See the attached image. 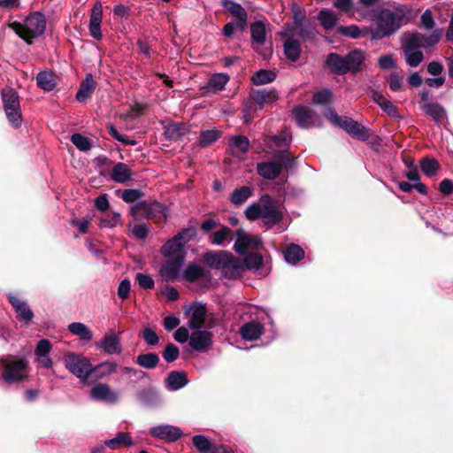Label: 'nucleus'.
Segmentation results:
<instances>
[{"mask_svg":"<svg viewBox=\"0 0 453 453\" xmlns=\"http://www.w3.org/2000/svg\"><path fill=\"white\" fill-rule=\"evenodd\" d=\"M264 326L261 323L250 321L243 324L240 328L242 337L246 341H256L262 334Z\"/></svg>","mask_w":453,"mask_h":453,"instance_id":"cd10ccee","label":"nucleus"},{"mask_svg":"<svg viewBox=\"0 0 453 453\" xmlns=\"http://www.w3.org/2000/svg\"><path fill=\"white\" fill-rule=\"evenodd\" d=\"M132 446L134 444L132 437L128 433H118L112 439L104 441V445L111 449H117L120 445Z\"/></svg>","mask_w":453,"mask_h":453,"instance_id":"c9c22d12","label":"nucleus"},{"mask_svg":"<svg viewBox=\"0 0 453 453\" xmlns=\"http://www.w3.org/2000/svg\"><path fill=\"white\" fill-rule=\"evenodd\" d=\"M250 220L261 219L267 228L278 224L283 217L280 207L268 195L262 196L257 202L248 206L244 211Z\"/></svg>","mask_w":453,"mask_h":453,"instance_id":"f03ea898","label":"nucleus"},{"mask_svg":"<svg viewBox=\"0 0 453 453\" xmlns=\"http://www.w3.org/2000/svg\"><path fill=\"white\" fill-rule=\"evenodd\" d=\"M159 362V357L157 354L148 353L139 355L136 358V364L146 369L155 368Z\"/></svg>","mask_w":453,"mask_h":453,"instance_id":"09e8293b","label":"nucleus"},{"mask_svg":"<svg viewBox=\"0 0 453 453\" xmlns=\"http://www.w3.org/2000/svg\"><path fill=\"white\" fill-rule=\"evenodd\" d=\"M188 132V128L183 123H171L165 127V134L171 140H177Z\"/></svg>","mask_w":453,"mask_h":453,"instance_id":"c03bdc74","label":"nucleus"},{"mask_svg":"<svg viewBox=\"0 0 453 453\" xmlns=\"http://www.w3.org/2000/svg\"><path fill=\"white\" fill-rule=\"evenodd\" d=\"M11 27L20 38L30 44L34 39L40 37L45 32L46 19L42 13L35 12L27 16L23 22L12 23Z\"/></svg>","mask_w":453,"mask_h":453,"instance_id":"7ed1b4c3","label":"nucleus"},{"mask_svg":"<svg viewBox=\"0 0 453 453\" xmlns=\"http://www.w3.org/2000/svg\"><path fill=\"white\" fill-rule=\"evenodd\" d=\"M4 110L9 123L15 128L22 124V115L18 93L11 88H5L2 91Z\"/></svg>","mask_w":453,"mask_h":453,"instance_id":"0eeeda50","label":"nucleus"},{"mask_svg":"<svg viewBox=\"0 0 453 453\" xmlns=\"http://www.w3.org/2000/svg\"><path fill=\"white\" fill-rule=\"evenodd\" d=\"M90 395L93 399L114 403L118 400L117 394L107 384H97L92 388Z\"/></svg>","mask_w":453,"mask_h":453,"instance_id":"b1692460","label":"nucleus"},{"mask_svg":"<svg viewBox=\"0 0 453 453\" xmlns=\"http://www.w3.org/2000/svg\"><path fill=\"white\" fill-rule=\"evenodd\" d=\"M232 239V230L227 226H223L212 234L211 243L217 246H223L225 243H229Z\"/></svg>","mask_w":453,"mask_h":453,"instance_id":"37998d69","label":"nucleus"},{"mask_svg":"<svg viewBox=\"0 0 453 453\" xmlns=\"http://www.w3.org/2000/svg\"><path fill=\"white\" fill-rule=\"evenodd\" d=\"M203 274V269L198 265H189L184 271V276L189 281L198 280Z\"/></svg>","mask_w":453,"mask_h":453,"instance_id":"4d7b16f0","label":"nucleus"},{"mask_svg":"<svg viewBox=\"0 0 453 453\" xmlns=\"http://www.w3.org/2000/svg\"><path fill=\"white\" fill-rule=\"evenodd\" d=\"M222 4L226 11L236 18V26L241 30H243L246 27L248 19V14L245 9L241 4L231 0H223Z\"/></svg>","mask_w":453,"mask_h":453,"instance_id":"6ab92c4d","label":"nucleus"},{"mask_svg":"<svg viewBox=\"0 0 453 453\" xmlns=\"http://www.w3.org/2000/svg\"><path fill=\"white\" fill-rule=\"evenodd\" d=\"M411 40L415 41L420 48L433 47L437 44L441 39V32L438 29L434 30L430 35H424L418 32L407 35Z\"/></svg>","mask_w":453,"mask_h":453,"instance_id":"4be33fe9","label":"nucleus"},{"mask_svg":"<svg viewBox=\"0 0 453 453\" xmlns=\"http://www.w3.org/2000/svg\"><path fill=\"white\" fill-rule=\"evenodd\" d=\"M365 57L362 51L355 50L350 51L345 56L346 65L349 67V72H356L360 69Z\"/></svg>","mask_w":453,"mask_h":453,"instance_id":"ea45409f","label":"nucleus"},{"mask_svg":"<svg viewBox=\"0 0 453 453\" xmlns=\"http://www.w3.org/2000/svg\"><path fill=\"white\" fill-rule=\"evenodd\" d=\"M186 313L190 316L188 326L190 329H200L205 321L206 307L203 303H194L190 305Z\"/></svg>","mask_w":453,"mask_h":453,"instance_id":"dca6fc26","label":"nucleus"},{"mask_svg":"<svg viewBox=\"0 0 453 453\" xmlns=\"http://www.w3.org/2000/svg\"><path fill=\"white\" fill-rule=\"evenodd\" d=\"M2 379L8 384L20 383L28 378V362L16 356L0 357Z\"/></svg>","mask_w":453,"mask_h":453,"instance_id":"20e7f679","label":"nucleus"},{"mask_svg":"<svg viewBox=\"0 0 453 453\" xmlns=\"http://www.w3.org/2000/svg\"><path fill=\"white\" fill-rule=\"evenodd\" d=\"M421 171L427 177H434L440 169L439 162L434 158H424L420 162Z\"/></svg>","mask_w":453,"mask_h":453,"instance_id":"8fccbe9b","label":"nucleus"},{"mask_svg":"<svg viewBox=\"0 0 453 453\" xmlns=\"http://www.w3.org/2000/svg\"><path fill=\"white\" fill-rule=\"evenodd\" d=\"M196 231L194 227L184 228L175 236L168 240L161 248L162 255L166 258L184 259V246L196 236Z\"/></svg>","mask_w":453,"mask_h":453,"instance_id":"39448f33","label":"nucleus"},{"mask_svg":"<svg viewBox=\"0 0 453 453\" xmlns=\"http://www.w3.org/2000/svg\"><path fill=\"white\" fill-rule=\"evenodd\" d=\"M230 145L236 148L241 152L245 153L250 148V142L247 137L242 135L233 136L230 139Z\"/></svg>","mask_w":453,"mask_h":453,"instance_id":"13d9d810","label":"nucleus"},{"mask_svg":"<svg viewBox=\"0 0 453 453\" xmlns=\"http://www.w3.org/2000/svg\"><path fill=\"white\" fill-rule=\"evenodd\" d=\"M51 350V344L49 340L42 339L39 341L37 343V346L35 350V356H45L50 355V352Z\"/></svg>","mask_w":453,"mask_h":453,"instance_id":"69168bd1","label":"nucleus"},{"mask_svg":"<svg viewBox=\"0 0 453 453\" xmlns=\"http://www.w3.org/2000/svg\"><path fill=\"white\" fill-rule=\"evenodd\" d=\"M406 13L407 8L403 5L375 11L370 28L372 39L380 40L395 34L405 23Z\"/></svg>","mask_w":453,"mask_h":453,"instance_id":"f257e3e1","label":"nucleus"},{"mask_svg":"<svg viewBox=\"0 0 453 453\" xmlns=\"http://www.w3.org/2000/svg\"><path fill=\"white\" fill-rule=\"evenodd\" d=\"M275 79L276 74L273 71L264 69L256 72L252 76V81L257 86L270 83Z\"/></svg>","mask_w":453,"mask_h":453,"instance_id":"de8ad7c7","label":"nucleus"},{"mask_svg":"<svg viewBox=\"0 0 453 453\" xmlns=\"http://www.w3.org/2000/svg\"><path fill=\"white\" fill-rule=\"evenodd\" d=\"M293 115L300 127L309 128L314 126V114L307 108L296 106L293 111Z\"/></svg>","mask_w":453,"mask_h":453,"instance_id":"c85d7f7f","label":"nucleus"},{"mask_svg":"<svg viewBox=\"0 0 453 453\" xmlns=\"http://www.w3.org/2000/svg\"><path fill=\"white\" fill-rule=\"evenodd\" d=\"M303 256L304 251L300 246L296 244L289 245L284 251V257L286 261L293 265L300 261L303 257Z\"/></svg>","mask_w":453,"mask_h":453,"instance_id":"49530a36","label":"nucleus"},{"mask_svg":"<svg viewBox=\"0 0 453 453\" xmlns=\"http://www.w3.org/2000/svg\"><path fill=\"white\" fill-rule=\"evenodd\" d=\"M326 65L331 73L337 75H342L349 72V67L346 65L345 57H342L336 53L328 54L326 60Z\"/></svg>","mask_w":453,"mask_h":453,"instance_id":"393cba45","label":"nucleus"},{"mask_svg":"<svg viewBox=\"0 0 453 453\" xmlns=\"http://www.w3.org/2000/svg\"><path fill=\"white\" fill-rule=\"evenodd\" d=\"M136 280L139 286L144 289H151L154 287V280L149 275L137 273Z\"/></svg>","mask_w":453,"mask_h":453,"instance_id":"338daca9","label":"nucleus"},{"mask_svg":"<svg viewBox=\"0 0 453 453\" xmlns=\"http://www.w3.org/2000/svg\"><path fill=\"white\" fill-rule=\"evenodd\" d=\"M193 443L200 453H211L215 446H212L208 438L203 435H195Z\"/></svg>","mask_w":453,"mask_h":453,"instance_id":"864d4df0","label":"nucleus"},{"mask_svg":"<svg viewBox=\"0 0 453 453\" xmlns=\"http://www.w3.org/2000/svg\"><path fill=\"white\" fill-rule=\"evenodd\" d=\"M111 178L112 180L124 183L131 179V172L127 165L118 163L111 171Z\"/></svg>","mask_w":453,"mask_h":453,"instance_id":"72a5a7b5","label":"nucleus"},{"mask_svg":"<svg viewBox=\"0 0 453 453\" xmlns=\"http://www.w3.org/2000/svg\"><path fill=\"white\" fill-rule=\"evenodd\" d=\"M263 264V257L258 253L250 252L244 257V266L249 270L257 271Z\"/></svg>","mask_w":453,"mask_h":453,"instance_id":"603ef678","label":"nucleus"},{"mask_svg":"<svg viewBox=\"0 0 453 453\" xmlns=\"http://www.w3.org/2000/svg\"><path fill=\"white\" fill-rule=\"evenodd\" d=\"M117 364L112 361H104L93 367L92 373L94 372L97 379H103L110 376L117 371Z\"/></svg>","mask_w":453,"mask_h":453,"instance_id":"79ce46f5","label":"nucleus"},{"mask_svg":"<svg viewBox=\"0 0 453 453\" xmlns=\"http://www.w3.org/2000/svg\"><path fill=\"white\" fill-rule=\"evenodd\" d=\"M8 299L14 308L17 313V318L19 321L28 323L30 320H32L34 318V313L26 302L19 300L13 295H9Z\"/></svg>","mask_w":453,"mask_h":453,"instance_id":"412c9836","label":"nucleus"},{"mask_svg":"<svg viewBox=\"0 0 453 453\" xmlns=\"http://www.w3.org/2000/svg\"><path fill=\"white\" fill-rule=\"evenodd\" d=\"M64 363L65 368L82 382H86L92 374L93 366L84 356L69 352L65 356Z\"/></svg>","mask_w":453,"mask_h":453,"instance_id":"6e6552de","label":"nucleus"},{"mask_svg":"<svg viewBox=\"0 0 453 453\" xmlns=\"http://www.w3.org/2000/svg\"><path fill=\"white\" fill-rule=\"evenodd\" d=\"M333 93L331 90L324 88L313 95L312 103L319 105H326L331 103Z\"/></svg>","mask_w":453,"mask_h":453,"instance_id":"6e6d98bb","label":"nucleus"},{"mask_svg":"<svg viewBox=\"0 0 453 453\" xmlns=\"http://www.w3.org/2000/svg\"><path fill=\"white\" fill-rule=\"evenodd\" d=\"M228 259H226L222 272L226 278L235 279L242 275L244 270L243 263L228 252Z\"/></svg>","mask_w":453,"mask_h":453,"instance_id":"aec40b11","label":"nucleus"},{"mask_svg":"<svg viewBox=\"0 0 453 453\" xmlns=\"http://www.w3.org/2000/svg\"><path fill=\"white\" fill-rule=\"evenodd\" d=\"M219 137V132L216 129H208L202 131L200 134L199 144L206 147L216 142Z\"/></svg>","mask_w":453,"mask_h":453,"instance_id":"5fc2aeb1","label":"nucleus"},{"mask_svg":"<svg viewBox=\"0 0 453 453\" xmlns=\"http://www.w3.org/2000/svg\"><path fill=\"white\" fill-rule=\"evenodd\" d=\"M150 434L157 439L167 441H175L182 435V432L179 427L166 424L151 427Z\"/></svg>","mask_w":453,"mask_h":453,"instance_id":"2eb2a0df","label":"nucleus"},{"mask_svg":"<svg viewBox=\"0 0 453 453\" xmlns=\"http://www.w3.org/2000/svg\"><path fill=\"white\" fill-rule=\"evenodd\" d=\"M165 383L167 388L171 390H178L187 385L188 380L183 372H172L168 375Z\"/></svg>","mask_w":453,"mask_h":453,"instance_id":"58836bf2","label":"nucleus"},{"mask_svg":"<svg viewBox=\"0 0 453 453\" xmlns=\"http://www.w3.org/2000/svg\"><path fill=\"white\" fill-rule=\"evenodd\" d=\"M103 17V6L101 3H96L92 8L89 19V32L96 40H101L103 37L101 32V22Z\"/></svg>","mask_w":453,"mask_h":453,"instance_id":"a211bd4d","label":"nucleus"},{"mask_svg":"<svg viewBox=\"0 0 453 453\" xmlns=\"http://www.w3.org/2000/svg\"><path fill=\"white\" fill-rule=\"evenodd\" d=\"M68 330L81 341L89 342L93 339V334L89 328L83 323L73 322L68 326Z\"/></svg>","mask_w":453,"mask_h":453,"instance_id":"e433bc0d","label":"nucleus"},{"mask_svg":"<svg viewBox=\"0 0 453 453\" xmlns=\"http://www.w3.org/2000/svg\"><path fill=\"white\" fill-rule=\"evenodd\" d=\"M121 332L116 333L112 330L107 332L97 342V347L107 355H119L122 352L120 340Z\"/></svg>","mask_w":453,"mask_h":453,"instance_id":"9b49d317","label":"nucleus"},{"mask_svg":"<svg viewBox=\"0 0 453 453\" xmlns=\"http://www.w3.org/2000/svg\"><path fill=\"white\" fill-rule=\"evenodd\" d=\"M338 32L347 37L357 39L362 36L360 28L356 25L351 26H341L338 27Z\"/></svg>","mask_w":453,"mask_h":453,"instance_id":"bf43d9fd","label":"nucleus"},{"mask_svg":"<svg viewBox=\"0 0 453 453\" xmlns=\"http://www.w3.org/2000/svg\"><path fill=\"white\" fill-rule=\"evenodd\" d=\"M424 114L432 119L436 124H445L448 119L446 109L436 102H426L420 104Z\"/></svg>","mask_w":453,"mask_h":453,"instance_id":"4468645a","label":"nucleus"},{"mask_svg":"<svg viewBox=\"0 0 453 453\" xmlns=\"http://www.w3.org/2000/svg\"><path fill=\"white\" fill-rule=\"evenodd\" d=\"M251 37L254 42L263 45L266 40L265 24L263 21H256L250 26Z\"/></svg>","mask_w":453,"mask_h":453,"instance_id":"a19ab883","label":"nucleus"},{"mask_svg":"<svg viewBox=\"0 0 453 453\" xmlns=\"http://www.w3.org/2000/svg\"><path fill=\"white\" fill-rule=\"evenodd\" d=\"M121 223V216L118 212H104L100 218L102 227H116Z\"/></svg>","mask_w":453,"mask_h":453,"instance_id":"3c124183","label":"nucleus"},{"mask_svg":"<svg viewBox=\"0 0 453 453\" xmlns=\"http://www.w3.org/2000/svg\"><path fill=\"white\" fill-rule=\"evenodd\" d=\"M142 337L148 345L155 346L159 343V337L155 330L146 327L142 331Z\"/></svg>","mask_w":453,"mask_h":453,"instance_id":"e2e57ef3","label":"nucleus"},{"mask_svg":"<svg viewBox=\"0 0 453 453\" xmlns=\"http://www.w3.org/2000/svg\"><path fill=\"white\" fill-rule=\"evenodd\" d=\"M325 116L335 126L344 129L349 135L360 141H366L369 138L367 129L357 121L348 117H340L333 109H327Z\"/></svg>","mask_w":453,"mask_h":453,"instance_id":"423d86ee","label":"nucleus"},{"mask_svg":"<svg viewBox=\"0 0 453 453\" xmlns=\"http://www.w3.org/2000/svg\"><path fill=\"white\" fill-rule=\"evenodd\" d=\"M228 252H208L203 255V262L211 268L223 269L226 259H228Z\"/></svg>","mask_w":453,"mask_h":453,"instance_id":"2f4dec72","label":"nucleus"},{"mask_svg":"<svg viewBox=\"0 0 453 453\" xmlns=\"http://www.w3.org/2000/svg\"><path fill=\"white\" fill-rule=\"evenodd\" d=\"M189 337V346L192 349L203 351L207 349L212 342L211 334L208 331L195 329Z\"/></svg>","mask_w":453,"mask_h":453,"instance_id":"f3484780","label":"nucleus"},{"mask_svg":"<svg viewBox=\"0 0 453 453\" xmlns=\"http://www.w3.org/2000/svg\"><path fill=\"white\" fill-rule=\"evenodd\" d=\"M95 88H96V83H95L92 74H90V73L87 74L86 78L81 84L80 89L78 90V92L76 94V99L79 102L86 101L88 97H90Z\"/></svg>","mask_w":453,"mask_h":453,"instance_id":"473e14b6","label":"nucleus"},{"mask_svg":"<svg viewBox=\"0 0 453 453\" xmlns=\"http://www.w3.org/2000/svg\"><path fill=\"white\" fill-rule=\"evenodd\" d=\"M250 99L262 107L265 104H271L278 99L277 92L273 89H253L250 93Z\"/></svg>","mask_w":453,"mask_h":453,"instance_id":"bb28decb","label":"nucleus"},{"mask_svg":"<svg viewBox=\"0 0 453 453\" xmlns=\"http://www.w3.org/2000/svg\"><path fill=\"white\" fill-rule=\"evenodd\" d=\"M184 259L168 258V260L161 266L160 274L166 281L173 280L182 267Z\"/></svg>","mask_w":453,"mask_h":453,"instance_id":"5701e85b","label":"nucleus"},{"mask_svg":"<svg viewBox=\"0 0 453 453\" xmlns=\"http://www.w3.org/2000/svg\"><path fill=\"white\" fill-rule=\"evenodd\" d=\"M420 49L415 41L411 40L408 35L405 36L403 50L404 59L411 67H416L423 61L424 55Z\"/></svg>","mask_w":453,"mask_h":453,"instance_id":"ddd939ff","label":"nucleus"},{"mask_svg":"<svg viewBox=\"0 0 453 453\" xmlns=\"http://www.w3.org/2000/svg\"><path fill=\"white\" fill-rule=\"evenodd\" d=\"M285 39L284 42V53L288 59L295 62L296 61L301 54V44L300 42L295 39V35L281 36Z\"/></svg>","mask_w":453,"mask_h":453,"instance_id":"c756f323","label":"nucleus"},{"mask_svg":"<svg viewBox=\"0 0 453 453\" xmlns=\"http://www.w3.org/2000/svg\"><path fill=\"white\" fill-rule=\"evenodd\" d=\"M281 170V164L274 161L263 162L257 165V173L267 180L276 179L280 174Z\"/></svg>","mask_w":453,"mask_h":453,"instance_id":"a878e982","label":"nucleus"},{"mask_svg":"<svg viewBox=\"0 0 453 453\" xmlns=\"http://www.w3.org/2000/svg\"><path fill=\"white\" fill-rule=\"evenodd\" d=\"M261 242L259 237L249 235L243 229L240 228L236 231L234 250L236 253L244 255L248 250L257 249Z\"/></svg>","mask_w":453,"mask_h":453,"instance_id":"f8f14e48","label":"nucleus"},{"mask_svg":"<svg viewBox=\"0 0 453 453\" xmlns=\"http://www.w3.org/2000/svg\"><path fill=\"white\" fill-rule=\"evenodd\" d=\"M37 85L45 91H51L55 86V79L52 73L48 71L40 72L36 76Z\"/></svg>","mask_w":453,"mask_h":453,"instance_id":"a18cd8bd","label":"nucleus"},{"mask_svg":"<svg viewBox=\"0 0 453 453\" xmlns=\"http://www.w3.org/2000/svg\"><path fill=\"white\" fill-rule=\"evenodd\" d=\"M71 141L81 151H87L90 149L88 139L80 134H73Z\"/></svg>","mask_w":453,"mask_h":453,"instance_id":"052dcab7","label":"nucleus"},{"mask_svg":"<svg viewBox=\"0 0 453 453\" xmlns=\"http://www.w3.org/2000/svg\"><path fill=\"white\" fill-rule=\"evenodd\" d=\"M179 354L180 351L178 347L173 343H169L166 345L165 350L163 351V357L166 362L171 363L178 358Z\"/></svg>","mask_w":453,"mask_h":453,"instance_id":"680f3d73","label":"nucleus"},{"mask_svg":"<svg viewBox=\"0 0 453 453\" xmlns=\"http://www.w3.org/2000/svg\"><path fill=\"white\" fill-rule=\"evenodd\" d=\"M379 65L381 69L389 70L395 67V61L391 55H383L379 58Z\"/></svg>","mask_w":453,"mask_h":453,"instance_id":"774afa93","label":"nucleus"},{"mask_svg":"<svg viewBox=\"0 0 453 453\" xmlns=\"http://www.w3.org/2000/svg\"><path fill=\"white\" fill-rule=\"evenodd\" d=\"M228 81V74L225 73H214L209 79L205 86V89L209 93H218L225 88Z\"/></svg>","mask_w":453,"mask_h":453,"instance_id":"7c9ffc66","label":"nucleus"},{"mask_svg":"<svg viewBox=\"0 0 453 453\" xmlns=\"http://www.w3.org/2000/svg\"><path fill=\"white\" fill-rule=\"evenodd\" d=\"M131 213L134 217H144L157 223L165 221V207L158 202L141 201L131 207Z\"/></svg>","mask_w":453,"mask_h":453,"instance_id":"1a4fd4ad","label":"nucleus"},{"mask_svg":"<svg viewBox=\"0 0 453 453\" xmlns=\"http://www.w3.org/2000/svg\"><path fill=\"white\" fill-rule=\"evenodd\" d=\"M318 19L325 30L333 29L338 22L337 15L329 9L321 10L318 14Z\"/></svg>","mask_w":453,"mask_h":453,"instance_id":"f704fd0d","label":"nucleus"},{"mask_svg":"<svg viewBox=\"0 0 453 453\" xmlns=\"http://www.w3.org/2000/svg\"><path fill=\"white\" fill-rule=\"evenodd\" d=\"M403 76L393 73L388 77L389 88L392 91H400L403 88Z\"/></svg>","mask_w":453,"mask_h":453,"instance_id":"0e129e2a","label":"nucleus"},{"mask_svg":"<svg viewBox=\"0 0 453 453\" xmlns=\"http://www.w3.org/2000/svg\"><path fill=\"white\" fill-rule=\"evenodd\" d=\"M297 31L298 35L304 39L314 38L318 34L316 27L311 21L303 16L296 15L293 22L286 24L280 35V36L296 35Z\"/></svg>","mask_w":453,"mask_h":453,"instance_id":"9d476101","label":"nucleus"},{"mask_svg":"<svg viewBox=\"0 0 453 453\" xmlns=\"http://www.w3.org/2000/svg\"><path fill=\"white\" fill-rule=\"evenodd\" d=\"M253 194L251 188L248 186H242L239 188H235L230 197V201L235 206L243 204Z\"/></svg>","mask_w":453,"mask_h":453,"instance_id":"4c0bfd02","label":"nucleus"}]
</instances>
